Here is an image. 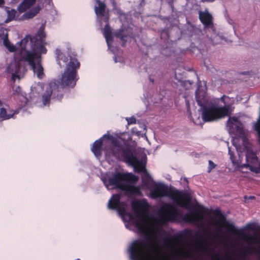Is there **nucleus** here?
Wrapping results in <instances>:
<instances>
[{
  "label": "nucleus",
  "mask_w": 260,
  "mask_h": 260,
  "mask_svg": "<svg viewBox=\"0 0 260 260\" xmlns=\"http://www.w3.org/2000/svg\"><path fill=\"white\" fill-rule=\"evenodd\" d=\"M135 225L140 233L145 235V239L144 240L137 239L132 243L129 247L131 260H172L167 256L150 254L149 252L154 249V246L146 225L142 221L137 220Z\"/></svg>",
  "instance_id": "nucleus-1"
},
{
  "label": "nucleus",
  "mask_w": 260,
  "mask_h": 260,
  "mask_svg": "<svg viewBox=\"0 0 260 260\" xmlns=\"http://www.w3.org/2000/svg\"><path fill=\"white\" fill-rule=\"evenodd\" d=\"M110 139L113 147L110 149L105 148L107 156H114L117 159H122L126 163L131 165L138 173H144L148 177L146 165L133 154L129 146L125 142H122L120 139L113 136H108Z\"/></svg>",
  "instance_id": "nucleus-2"
},
{
  "label": "nucleus",
  "mask_w": 260,
  "mask_h": 260,
  "mask_svg": "<svg viewBox=\"0 0 260 260\" xmlns=\"http://www.w3.org/2000/svg\"><path fill=\"white\" fill-rule=\"evenodd\" d=\"M152 199L169 197L179 207L188 208L191 204V197L189 193L169 188L167 185L159 183L150 191Z\"/></svg>",
  "instance_id": "nucleus-3"
},
{
  "label": "nucleus",
  "mask_w": 260,
  "mask_h": 260,
  "mask_svg": "<svg viewBox=\"0 0 260 260\" xmlns=\"http://www.w3.org/2000/svg\"><path fill=\"white\" fill-rule=\"evenodd\" d=\"M47 52L46 48L41 43L38 45L35 44L31 50L22 49L20 52V60L27 62L39 79L43 78L44 76L42 55L45 54Z\"/></svg>",
  "instance_id": "nucleus-4"
},
{
  "label": "nucleus",
  "mask_w": 260,
  "mask_h": 260,
  "mask_svg": "<svg viewBox=\"0 0 260 260\" xmlns=\"http://www.w3.org/2000/svg\"><path fill=\"white\" fill-rule=\"evenodd\" d=\"M135 176L129 173H116L111 177L106 180L103 179L105 185L108 187L109 186H114L116 188L119 189L124 192V194L127 196L131 195L140 196L141 192L140 189L136 186L128 185L122 181H131Z\"/></svg>",
  "instance_id": "nucleus-5"
},
{
  "label": "nucleus",
  "mask_w": 260,
  "mask_h": 260,
  "mask_svg": "<svg viewBox=\"0 0 260 260\" xmlns=\"http://www.w3.org/2000/svg\"><path fill=\"white\" fill-rule=\"evenodd\" d=\"M205 95L202 98L199 95V90L196 91V99L198 104L202 107V118L205 122H210L219 119L230 114V106L217 107L212 105H204Z\"/></svg>",
  "instance_id": "nucleus-6"
},
{
  "label": "nucleus",
  "mask_w": 260,
  "mask_h": 260,
  "mask_svg": "<svg viewBox=\"0 0 260 260\" xmlns=\"http://www.w3.org/2000/svg\"><path fill=\"white\" fill-rule=\"evenodd\" d=\"M80 63L76 57L70 56V61L67 64L66 69L60 79L62 87L74 88L79 79L77 70L80 68Z\"/></svg>",
  "instance_id": "nucleus-7"
},
{
  "label": "nucleus",
  "mask_w": 260,
  "mask_h": 260,
  "mask_svg": "<svg viewBox=\"0 0 260 260\" xmlns=\"http://www.w3.org/2000/svg\"><path fill=\"white\" fill-rule=\"evenodd\" d=\"M213 213L219 218V220H216L215 222V225L224 228L226 229L225 233L227 235H232L243 237L246 236L243 230L237 228L233 223H231L228 221L220 210L216 209L214 210Z\"/></svg>",
  "instance_id": "nucleus-8"
},
{
  "label": "nucleus",
  "mask_w": 260,
  "mask_h": 260,
  "mask_svg": "<svg viewBox=\"0 0 260 260\" xmlns=\"http://www.w3.org/2000/svg\"><path fill=\"white\" fill-rule=\"evenodd\" d=\"M108 136H111L104 135L103 137L96 140L93 143L91 148V151L96 157H101L102 155V151H104L106 158L112 157H114V156H107L106 154L105 149H110L113 147V144L111 143V140Z\"/></svg>",
  "instance_id": "nucleus-9"
},
{
  "label": "nucleus",
  "mask_w": 260,
  "mask_h": 260,
  "mask_svg": "<svg viewBox=\"0 0 260 260\" xmlns=\"http://www.w3.org/2000/svg\"><path fill=\"white\" fill-rule=\"evenodd\" d=\"M162 212L160 218L164 222L175 221L181 216L177 208L172 204L166 203L161 208Z\"/></svg>",
  "instance_id": "nucleus-10"
},
{
  "label": "nucleus",
  "mask_w": 260,
  "mask_h": 260,
  "mask_svg": "<svg viewBox=\"0 0 260 260\" xmlns=\"http://www.w3.org/2000/svg\"><path fill=\"white\" fill-rule=\"evenodd\" d=\"M121 197L119 194L116 193L112 195L108 202V207L110 209L116 210L121 215L127 214L125 208V203L120 201Z\"/></svg>",
  "instance_id": "nucleus-11"
},
{
  "label": "nucleus",
  "mask_w": 260,
  "mask_h": 260,
  "mask_svg": "<svg viewBox=\"0 0 260 260\" xmlns=\"http://www.w3.org/2000/svg\"><path fill=\"white\" fill-rule=\"evenodd\" d=\"M131 206L137 217L146 216V213L149 208V205L146 200H135L132 202Z\"/></svg>",
  "instance_id": "nucleus-12"
},
{
  "label": "nucleus",
  "mask_w": 260,
  "mask_h": 260,
  "mask_svg": "<svg viewBox=\"0 0 260 260\" xmlns=\"http://www.w3.org/2000/svg\"><path fill=\"white\" fill-rule=\"evenodd\" d=\"M204 208L202 206H198L190 213H187L184 215L183 219L188 222L191 221H197L199 219H202L204 218Z\"/></svg>",
  "instance_id": "nucleus-13"
},
{
  "label": "nucleus",
  "mask_w": 260,
  "mask_h": 260,
  "mask_svg": "<svg viewBox=\"0 0 260 260\" xmlns=\"http://www.w3.org/2000/svg\"><path fill=\"white\" fill-rule=\"evenodd\" d=\"M49 87L52 91V99L55 101H61L63 96V94L61 90L62 87L55 82L49 83Z\"/></svg>",
  "instance_id": "nucleus-14"
},
{
  "label": "nucleus",
  "mask_w": 260,
  "mask_h": 260,
  "mask_svg": "<svg viewBox=\"0 0 260 260\" xmlns=\"http://www.w3.org/2000/svg\"><path fill=\"white\" fill-rule=\"evenodd\" d=\"M199 19L205 27H209L213 24V17L208 12L200 11Z\"/></svg>",
  "instance_id": "nucleus-15"
},
{
  "label": "nucleus",
  "mask_w": 260,
  "mask_h": 260,
  "mask_svg": "<svg viewBox=\"0 0 260 260\" xmlns=\"http://www.w3.org/2000/svg\"><path fill=\"white\" fill-rule=\"evenodd\" d=\"M36 0H23L18 6V10L20 13H23L30 8L35 3Z\"/></svg>",
  "instance_id": "nucleus-16"
},
{
  "label": "nucleus",
  "mask_w": 260,
  "mask_h": 260,
  "mask_svg": "<svg viewBox=\"0 0 260 260\" xmlns=\"http://www.w3.org/2000/svg\"><path fill=\"white\" fill-rule=\"evenodd\" d=\"M114 36L116 38H119L122 42V46H125L128 37V36L126 33V29L125 28H121L116 30L114 32Z\"/></svg>",
  "instance_id": "nucleus-17"
},
{
  "label": "nucleus",
  "mask_w": 260,
  "mask_h": 260,
  "mask_svg": "<svg viewBox=\"0 0 260 260\" xmlns=\"http://www.w3.org/2000/svg\"><path fill=\"white\" fill-rule=\"evenodd\" d=\"M8 70L12 74V79L14 82L16 78L19 79V73L20 70V66L19 63L12 64L8 67Z\"/></svg>",
  "instance_id": "nucleus-18"
},
{
  "label": "nucleus",
  "mask_w": 260,
  "mask_h": 260,
  "mask_svg": "<svg viewBox=\"0 0 260 260\" xmlns=\"http://www.w3.org/2000/svg\"><path fill=\"white\" fill-rule=\"evenodd\" d=\"M16 112L10 108L8 109L4 108L0 109V117L4 120L9 119L12 118Z\"/></svg>",
  "instance_id": "nucleus-19"
},
{
  "label": "nucleus",
  "mask_w": 260,
  "mask_h": 260,
  "mask_svg": "<svg viewBox=\"0 0 260 260\" xmlns=\"http://www.w3.org/2000/svg\"><path fill=\"white\" fill-rule=\"evenodd\" d=\"M96 3L98 5V6H95V14L97 16H104L106 7L105 4L100 0H96Z\"/></svg>",
  "instance_id": "nucleus-20"
},
{
  "label": "nucleus",
  "mask_w": 260,
  "mask_h": 260,
  "mask_svg": "<svg viewBox=\"0 0 260 260\" xmlns=\"http://www.w3.org/2000/svg\"><path fill=\"white\" fill-rule=\"evenodd\" d=\"M40 8L39 6L33 7L28 11L25 12L22 16V19H28L34 17L39 13Z\"/></svg>",
  "instance_id": "nucleus-21"
},
{
  "label": "nucleus",
  "mask_w": 260,
  "mask_h": 260,
  "mask_svg": "<svg viewBox=\"0 0 260 260\" xmlns=\"http://www.w3.org/2000/svg\"><path fill=\"white\" fill-rule=\"evenodd\" d=\"M255 249V247L253 246H247L239 254V256L241 258H246L247 259L249 255L253 254Z\"/></svg>",
  "instance_id": "nucleus-22"
},
{
  "label": "nucleus",
  "mask_w": 260,
  "mask_h": 260,
  "mask_svg": "<svg viewBox=\"0 0 260 260\" xmlns=\"http://www.w3.org/2000/svg\"><path fill=\"white\" fill-rule=\"evenodd\" d=\"M52 91L50 88L49 85L45 93L42 95V102L44 106L50 103L51 97H52Z\"/></svg>",
  "instance_id": "nucleus-23"
},
{
  "label": "nucleus",
  "mask_w": 260,
  "mask_h": 260,
  "mask_svg": "<svg viewBox=\"0 0 260 260\" xmlns=\"http://www.w3.org/2000/svg\"><path fill=\"white\" fill-rule=\"evenodd\" d=\"M4 45L11 52H13L16 51V47L10 43L8 39L7 35L5 36V38L4 39Z\"/></svg>",
  "instance_id": "nucleus-24"
},
{
  "label": "nucleus",
  "mask_w": 260,
  "mask_h": 260,
  "mask_svg": "<svg viewBox=\"0 0 260 260\" xmlns=\"http://www.w3.org/2000/svg\"><path fill=\"white\" fill-rule=\"evenodd\" d=\"M231 258L229 255H225L224 257H223L219 252H215L211 256V260H231Z\"/></svg>",
  "instance_id": "nucleus-25"
},
{
  "label": "nucleus",
  "mask_w": 260,
  "mask_h": 260,
  "mask_svg": "<svg viewBox=\"0 0 260 260\" xmlns=\"http://www.w3.org/2000/svg\"><path fill=\"white\" fill-rule=\"evenodd\" d=\"M246 157L247 161L250 163L254 162L256 161L257 159L256 154L252 151H248Z\"/></svg>",
  "instance_id": "nucleus-26"
},
{
  "label": "nucleus",
  "mask_w": 260,
  "mask_h": 260,
  "mask_svg": "<svg viewBox=\"0 0 260 260\" xmlns=\"http://www.w3.org/2000/svg\"><path fill=\"white\" fill-rule=\"evenodd\" d=\"M17 13L15 9H11V10L7 11L8 17L5 20V22L8 23L13 20Z\"/></svg>",
  "instance_id": "nucleus-27"
},
{
  "label": "nucleus",
  "mask_w": 260,
  "mask_h": 260,
  "mask_svg": "<svg viewBox=\"0 0 260 260\" xmlns=\"http://www.w3.org/2000/svg\"><path fill=\"white\" fill-rule=\"evenodd\" d=\"M239 122L238 121V119L236 117H230L227 121V124L229 126L233 127L235 123Z\"/></svg>",
  "instance_id": "nucleus-28"
},
{
  "label": "nucleus",
  "mask_w": 260,
  "mask_h": 260,
  "mask_svg": "<svg viewBox=\"0 0 260 260\" xmlns=\"http://www.w3.org/2000/svg\"><path fill=\"white\" fill-rule=\"evenodd\" d=\"M246 228L249 230L254 231H260V225H257L255 223L248 224Z\"/></svg>",
  "instance_id": "nucleus-29"
},
{
  "label": "nucleus",
  "mask_w": 260,
  "mask_h": 260,
  "mask_svg": "<svg viewBox=\"0 0 260 260\" xmlns=\"http://www.w3.org/2000/svg\"><path fill=\"white\" fill-rule=\"evenodd\" d=\"M39 36L40 37V39L39 40H36L35 42H34V44L32 47V49H33V48L35 47V44H37V45H38L39 44V43H41L42 45L43 43H42V39L43 38H44L45 37V33L44 31H41L40 32V34H39Z\"/></svg>",
  "instance_id": "nucleus-30"
},
{
  "label": "nucleus",
  "mask_w": 260,
  "mask_h": 260,
  "mask_svg": "<svg viewBox=\"0 0 260 260\" xmlns=\"http://www.w3.org/2000/svg\"><path fill=\"white\" fill-rule=\"evenodd\" d=\"M235 128L236 129L237 133H238L239 134H240V135H244V129H243L242 124L240 123V122H239L238 125H236L235 126Z\"/></svg>",
  "instance_id": "nucleus-31"
},
{
  "label": "nucleus",
  "mask_w": 260,
  "mask_h": 260,
  "mask_svg": "<svg viewBox=\"0 0 260 260\" xmlns=\"http://www.w3.org/2000/svg\"><path fill=\"white\" fill-rule=\"evenodd\" d=\"M108 46L109 47L113 42V38L112 34L104 36Z\"/></svg>",
  "instance_id": "nucleus-32"
},
{
  "label": "nucleus",
  "mask_w": 260,
  "mask_h": 260,
  "mask_svg": "<svg viewBox=\"0 0 260 260\" xmlns=\"http://www.w3.org/2000/svg\"><path fill=\"white\" fill-rule=\"evenodd\" d=\"M112 34L111 28L108 23H107L104 28V35H108Z\"/></svg>",
  "instance_id": "nucleus-33"
},
{
  "label": "nucleus",
  "mask_w": 260,
  "mask_h": 260,
  "mask_svg": "<svg viewBox=\"0 0 260 260\" xmlns=\"http://www.w3.org/2000/svg\"><path fill=\"white\" fill-rule=\"evenodd\" d=\"M28 41V39L27 38H25L23 39L22 40H21V41L20 42V44L21 46H22L21 49L20 51V52H21V51L22 49L26 50L25 49V45L27 44Z\"/></svg>",
  "instance_id": "nucleus-34"
},
{
  "label": "nucleus",
  "mask_w": 260,
  "mask_h": 260,
  "mask_svg": "<svg viewBox=\"0 0 260 260\" xmlns=\"http://www.w3.org/2000/svg\"><path fill=\"white\" fill-rule=\"evenodd\" d=\"M208 162L209 166L208 168V172L210 173L212 171V170H213L216 167V165L211 160H209Z\"/></svg>",
  "instance_id": "nucleus-35"
},
{
  "label": "nucleus",
  "mask_w": 260,
  "mask_h": 260,
  "mask_svg": "<svg viewBox=\"0 0 260 260\" xmlns=\"http://www.w3.org/2000/svg\"><path fill=\"white\" fill-rule=\"evenodd\" d=\"M126 120L127 121V124L128 125L135 124L136 123V119L135 117L132 116L129 118H126Z\"/></svg>",
  "instance_id": "nucleus-36"
},
{
  "label": "nucleus",
  "mask_w": 260,
  "mask_h": 260,
  "mask_svg": "<svg viewBox=\"0 0 260 260\" xmlns=\"http://www.w3.org/2000/svg\"><path fill=\"white\" fill-rule=\"evenodd\" d=\"M191 233V231L189 230H185L183 232L181 233L179 235V238H183L186 236L187 235H189Z\"/></svg>",
  "instance_id": "nucleus-37"
},
{
  "label": "nucleus",
  "mask_w": 260,
  "mask_h": 260,
  "mask_svg": "<svg viewBox=\"0 0 260 260\" xmlns=\"http://www.w3.org/2000/svg\"><path fill=\"white\" fill-rule=\"evenodd\" d=\"M250 239L253 240V241L256 243H260V237H257L256 236L251 237Z\"/></svg>",
  "instance_id": "nucleus-38"
},
{
  "label": "nucleus",
  "mask_w": 260,
  "mask_h": 260,
  "mask_svg": "<svg viewBox=\"0 0 260 260\" xmlns=\"http://www.w3.org/2000/svg\"><path fill=\"white\" fill-rule=\"evenodd\" d=\"M13 91L16 93H20L21 92V88L19 86L16 87L15 89H13Z\"/></svg>",
  "instance_id": "nucleus-39"
},
{
  "label": "nucleus",
  "mask_w": 260,
  "mask_h": 260,
  "mask_svg": "<svg viewBox=\"0 0 260 260\" xmlns=\"http://www.w3.org/2000/svg\"><path fill=\"white\" fill-rule=\"evenodd\" d=\"M225 98V95H223L220 99V101L221 102H222V103H223L224 104H225V100H224V98Z\"/></svg>",
  "instance_id": "nucleus-40"
},
{
  "label": "nucleus",
  "mask_w": 260,
  "mask_h": 260,
  "mask_svg": "<svg viewBox=\"0 0 260 260\" xmlns=\"http://www.w3.org/2000/svg\"><path fill=\"white\" fill-rule=\"evenodd\" d=\"M197 236L199 239H202L204 237V236L202 234H197Z\"/></svg>",
  "instance_id": "nucleus-41"
},
{
  "label": "nucleus",
  "mask_w": 260,
  "mask_h": 260,
  "mask_svg": "<svg viewBox=\"0 0 260 260\" xmlns=\"http://www.w3.org/2000/svg\"><path fill=\"white\" fill-rule=\"evenodd\" d=\"M5 4L4 0H0V7Z\"/></svg>",
  "instance_id": "nucleus-42"
},
{
  "label": "nucleus",
  "mask_w": 260,
  "mask_h": 260,
  "mask_svg": "<svg viewBox=\"0 0 260 260\" xmlns=\"http://www.w3.org/2000/svg\"><path fill=\"white\" fill-rule=\"evenodd\" d=\"M229 153H230V154H231V155L232 156V155H233V154H234V153H232V152H231V150H230V148H229Z\"/></svg>",
  "instance_id": "nucleus-43"
},
{
  "label": "nucleus",
  "mask_w": 260,
  "mask_h": 260,
  "mask_svg": "<svg viewBox=\"0 0 260 260\" xmlns=\"http://www.w3.org/2000/svg\"><path fill=\"white\" fill-rule=\"evenodd\" d=\"M255 199V197L254 196H250L249 197V199Z\"/></svg>",
  "instance_id": "nucleus-44"
},
{
  "label": "nucleus",
  "mask_w": 260,
  "mask_h": 260,
  "mask_svg": "<svg viewBox=\"0 0 260 260\" xmlns=\"http://www.w3.org/2000/svg\"><path fill=\"white\" fill-rule=\"evenodd\" d=\"M190 117H191V118H192V120L193 122H194V118H193V117L191 116V113H190Z\"/></svg>",
  "instance_id": "nucleus-45"
},
{
  "label": "nucleus",
  "mask_w": 260,
  "mask_h": 260,
  "mask_svg": "<svg viewBox=\"0 0 260 260\" xmlns=\"http://www.w3.org/2000/svg\"><path fill=\"white\" fill-rule=\"evenodd\" d=\"M66 59H67V58H66V57H64V60H63L64 62H66V61H67V60H66Z\"/></svg>",
  "instance_id": "nucleus-46"
},
{
  "label": "nucleus",
  "mask_w": 260,
  "mask_h": 260,
  "mask_svg": "<svg viewBox=\"0 0 260 260\" xmlns=\"http://www.w3.org/2000/svg\"><path fill=\"white\" fill-rule=\"evenodd\" d=\"M2 105V102L0 101V106Z\"/></svg>",
  "instance_id": "nucleus-47"
},
{
  "label": "nucleus",
  "mask_w": 260,
  "mask_h": 260,
  "mask_svg": "<svg viewBox=\"0 0 260 260\" xmlns=\"http://www.w3.org/2000/svg\"><path fill=\"white\" fill-rule=\"evenodd\" d=\"M242 74H243V75L246 74L245 72H243V73H242Z\"/></svg>",
  "instance_id": "nucleus-48"
},
{
  "label": "nucleus",
  "mask_w": 260,
  "mask_h": 260,
  "mask_svg": "<svg viewBox=\"0 0 260 260\" xmlns=\"http://www.w3.org/2000/svg\"><path fill=\"white\" fill-rule=\"evenodd\" d=\"M258 252L259 253H260V249H259V250H258Z\"/></svg>",
  "instance_id": "nucleus-49"
},
{
  "label": "nucleus",
  "mask_w": 260,
  "mask_h": 260,
  "mask_svg": "<svg viewBox=\"0 0 260 260\" xmlns=\"http://www.w3.org/2000/svg\"><path fill=\"white\" fill-rule=\"evenodd\" d=\"M58 64H59V66H61V64H60V62H59V61H58Z\"/></svg>",
  "instance_id": "nucleus-50"
},
{
  "label": "nucleus",
  "mask_w": 260,
  "mask_h": 260,
  "mask_svg": "<svg viewBox=\"0 0 260 260\" xmlns=\"http://www.w3.org/2000/svg\"><path fill=\"white\" fill-rule=\"evenodd\" d=\"M151 81L153 82H154V80H151Z\"/></svg>",
  "instance_id": "nucleus-51"
}]
</instances>
